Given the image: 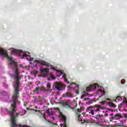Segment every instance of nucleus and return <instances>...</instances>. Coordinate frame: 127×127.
Instances as JSON below:
<instances>
[{"label":"nucleus","instance_id":"c756f323","mask_svg":"<svg viewBox=\"0 0 127 127\" xmlns=\"http://www.w3.org/2000/svg\"><path fill=\"white\" fill-rule=\"evenodd\" d=\"M119 127H124V125H119Z\"/></svg>","mask_w":127,"mask_h":127},{"label":"nucleus","instance_id":"423d86ee","mask_svg":"<svg viewBox=\"0 0 127 127\" xmlns=\"http://www.w3.org/2000/svg\"><path fill=\"white\" fill-rule=\"evenodd\" d=\"M63 97L64 98H73V94H72V93L70 92H67L66 93L63 94Z\"/></svg>","mask_w":127,"mask_h":127},{"label":"nucleus","instance_id":"0eeeda50","mask_svg":"<svg viewBox=\"0 0 127 127\" xmlns=\"http://www.w3.org/2000/svg\"><path fill=\"white\" fill-rule=\"evenodd\" d=\"M42 88V86H41L40 87H38L36 88L35 89L33 90V93H35L36 94H38L40 91L41 92H44V90H42L41 89Z\"/></svg>","mask_w":127,"mask_h":127},{"label":"nucleus","instance_id":"a878e982","mask_svg":"<svg viewBox=\"0 0 127 127\" xmlns=\"http://www.w3.org/2000/svg\"><path fill=\"white\" fill-rule=\"evenodd\" d=\"M98 100H99V98H97V99H96V100L95 98H94V99H93V101H94L95 102H97V101H98Z\"/></svg>","mask_w":127,"mask_h":127},{"label":"nucleus","instance_id":"20e7f679","mask_svg":"<svg viewBox=\"0 0 127 127\" xmlns=\"http://www.w3.org/2000/svg\"><path fill=\"white\" fill-rule=\"evenodd\" d=\"M41 71V75L43 77H47L48 76V71H47V68H43L40 69Z\"/></svg>","mask_w":127,"mask_h":127},{"label":"nucleus","instance_id":"a211bd4d","mask_svg":"<svg viewBox=\"0 0 127 127\" xmlns=\"http://www.w3.org/2000/svg\"><path fill=\"white\" fill-rule=\"evenodd\" d=\"M64 82H66V83H67V84H70V82L69 81H68V79H67L66 78H64Z\"/></svg>","mask_w":127,"mask_h":127},{"label":"nucleus","instance_id":"1a4fd4ad","mask_svg":"<svg viewBox=\"0 0 127 127\" xmlns=\"http://www.w3.org/2000/svg\"><path fill=\"white\" fill-rule=\"evenodd\" d=\"M67 103H70V100H67L66 102H62V104L63 106L65 108H70V105Z\"/></svg>","mask_w":127,"mask_h":127},{"label":"nucleus","instance_id":"6ab92c4d","mask_svg":"<svg viewBox=\"0 0 127 127\" xmlns=\"http://www.w3.org/2000/svg\"><path fill=\"white\" fill-rule=\"evenodd\" d=\"M117 117H120V113H119V114H116L114 116V118H117Z\"/></svg>","mask_w":127,"mask_h":127},{"label":"nucleus","instance_id":"58836bf2","mask_svg":"<svg viewBox=\"0 0 127 127\" xmlns=\"http://www.w3.org/2000/svg\"><path fill=\"white\" fill-rule=\"evenodd\" d=\"M60 76H61V75H59V76H58V77H60Z\"/></svg>","mask_w":127,"mask_h":127},{"label":"nucleus","instance_id":"f8f14e48","mask_svg":"<svg viewBox=\"0 0 127 127\" xmlns=\"http://www.w3.org/2000/svg\"><path fill=\"white\" fill-rule=\"evenodd\" d=\"M84 94L81 96V99H83V98H84V97H85L86 96L87 97H90V94L89 93H86V92H85V91H84Z\"/></svg>","mask_w":127,"mask_h":127},{"label":"nucleus","instance_id":"7c9ffc66","mask_svg":"<svg viewBox=\"0 0 127 127\" xmlns=\"http://www.w3.org/2000/svg\"><path fill=\"white\" fill-rule=\"evenodd\" d=\"M52 68L53 69V70H56L55 67H52Z\"/></svg>","mask_w":127,"mask_h":127},{"label":"nucleus","instance_id":"9d476101","mask_svg":"<svg viewBox=\"0 0 127 127\" xmlns=\"http://www.w3.org/2000/svg\"><path fill=\"white\" fill-rule=\"evenodd\" d=\"M77 112H76V115L77 116V118L79 119V118H80V117H81V114H80V113H81V109H77Z\"/></svg>","mask_w":127,"mask_h":127},{"label":"nucleus","instance_id":"ddd939ff","mask_svg":"<svg viewBox=\"0 0 127 127\" xmlns=\"http://www.w3.org/2000/svg\"><path fill=\"white\" fill-rule=\"evenodd\" d=\"M99 91H100V95H101V96H99V98H101V97H102V96H104L105 94H106V93H105V92L104 91H103V90H99Z\"/></svg>","mask_w":127,"mask_h":127},{"label":"nucleus","instance_id":"7ed1b4c3","mask_svg":"<svg viewBox=\"0 0 127 127\" xmlns=\"http://www.w3.org/2000/svg\"><path fill=\"white\" fill-rule=\"evenodd\" d=\"M59 118L61 120H62V122H63L65 125L67 123V117L66 116L64 115L63 114V113L62 112H60V115H59Z\"/></svg>","mask_w":127,"mask_h":127},{"label":"nucleus","instance_id":"4c0bfd02","mask_svg":"<svg viewBox=\"0 0 127 127\" xmlns=\"http://www.w3.org/2000/svg\"><path fill=\"white\" fill-rule=\"evenodd\" d=\"M126 103L127 104V101H126Z\"/></svg>","mask_w":127,"mask_h":127},{"label":"nucleus","instance_id":"393cba45","mask_svg":"<svg viewBox=\"0 0 127 127\" xmlns=\"http://www.w3.org/2000/svg\"><path fill=\"white\" fill-rule=\"evenodd\" d=\"M120 98H121V96H119L116 98V100H118V101H120Z\"/></svg>","mask_w":127,"mask_h":127},{"label":"nucleus","instance_id":"c9c22d12","mask_svg":"<svg viewBox=\"0 0 127 127\" xmlns=\"http://www.w3.org/2000/svg\"><path fill=\"white\" fill-rule=\"evenodd\" d=\"M52 119H53L54 120H55L54 117H52Z\"/></svg>","mask_w":127,"mask_h":127},{"label":"nucleus","instance_id":"4468645a","mask_svg":"<svg viewBox=\"0 0 127 127\" xmlns=\"http://www.w3.org/2000/svg\"><path fill=\"white\" fill-rule=\"evenodd\" d=\"M109 106L110 107H113V108H116L117 107V105L114 104L113 102H110L109 103Z\"/></svg>","mask_w":127,"mask_h":127},{"label":"nucleus","instance_id":"473e14b6","mask_svg":"<svg viewBox=\"0 0 127 127\" xmlns=\"http://www.w3.org/2000/svg\"><path fill=\"white\" fill-rule=\"evenodd\" d=\"M110 116H114V114L111 113V114H110Z\"/></svg>","mask_w":127,"mask_h":127},{"label":"nucleus","instance_id":"f704fd0d","mask_svg":"<svg viewBox=\"0 0 127 127\" xmlns=\"http://www.w3.org/2000/svg\"><path fill=\"white\" fill-rule=\"evenodd\" d=\"M20 52H21L22 53V52H23L22 51H21Z\"/></svg>","mask_w":127,"mask_h":127},{"label":"nucleus","instance_id":"bb28decb","mask_svg":"<svg viewBox=\"0 0 127 127\" xmlns=\"http://www.w3.org/2000/svg\"><path fill=\"white\" fill-rule=\"evenodd\" d=\"M88 104H93V101H89L88 102Z\"/></svg>","mask_w":127,"mask_h":127},{"label":"nucleus","instance_id":"2eb2a0df","mask_svg":"<svg viewBox=\"0 0 127 127\" xmlns=\"http://www.w3.org/2000/svg\"><path fill=\"white\" fill-rule=\"evenodd\" d=\"M56 89H57L58 91H62L63 90V88L59 87L58 85L56 86Z\"/></svg>","mask_w":127,"mask_h":127},{"label":"nucleus","instance_id":"2f4dec72","mask_svg":"<svg viewBox=\"0 0 127 127\" xmlns=\"http://www.w3.org/2000/svg\"><path fill=\"white\" fill-rule=\"evenodd\" d=\"M125 118H127V114L125 115Z\"/></svg>","mask_w":127,"mask_h":127},{"label":"nucleus","instance_id":"4be33fe9","mask_svg":"<svg viewBox=\"0 0 127 127\" xmlns=\"http://www.w3.org/2000/svg\"><path fill=\"white\" fill-rule=\"evenodd\" d=\"M57 72H59V73H60L61 75L63 74V72L61 70H57Z\"/></svg>","mask_w":127,"mask_h":127},{"label":"nucleus","instance_id":"6e6552de","mask_svg":"<svg viewBox=\"0 0 127 127\" xmlns=\"http://www.w3.org/2000/svg\"><path fill=\"white\" fill-rule=\"evenodd\" d=\"M35 62H37V63H40L41 65H43V66H48V64L47 62L44 61H35Z\"/></svg>","mask_w":127,"mask_h":127},{"label":"nucleus","instance_id":"39448f33","mask_svg":"<svg viewBox=\"0 0 127 127\" xmlns=\"http://www.w3.org/2000/svg\"><path fill=\"white\" fill-rule=\"evenodd\" d=\"M97 88V84H92L90 86L86 87V91L87 92H90L91 91H94Z\"/></svg>","mask_w":127,"mask_h":127},{"label":"nucleus","instance_id":"f257e3e1","mask_svg":"<svg viewBox=\"0 0 127 127\" xmlns=\"http://www.w3.org/2000/svg\"><path fill=\"white\" fill-rule=\"evenodd\" d=\"M103 109V107L95 105L94 106H88L86 109V111L87 112V113H89L92 116H95L96 115L97 112H100L101 110Z\"/></svg>","mask_w":127,"mask_h":127},{"label":"nucleus","instance_id":"aec40b11","mask_svg":"<svg viewBox=\"0 0 127 127\" xmlns=\"http://www.w3.org/2000/svg\"><path fill=\"white\" fill-rule=\"evenodd\" d=\"M66 77H67V75H66V74H64L63 75V78H64V79H66Z\"/></svg>","mask_w":127,"mask_h":127},{"label":"nucleus","instance_id":"f3484780","mask_svg":"<svg viewBox=\"0 0 127 127\" xmlns=\"http://www.w3.org/2000/svg\"><path fill=\"white\" fill-rule=\"evenodd\" d=\"M23 57H25V58H27V59H27V57H28V56L26 54H23Z\"/></svg>","mask_w":127,"mask_h":127},{"label":"nucleus","instance_id":"72a5a7b5","mask_svg":"<svg viewBox=\"0 0 127 127\" xmlns=\"http://www.w3.org/2000/svg\"><path fill=\"white\" fill-rule=\"evenodd\" d=\"M83 122H84V123H86V122H87V120H83Z\"/></svg>","mask_w":127,"mask_h":127},{"label":"nucleus","instance_id":"412c9836","mask_svg":"<svg viewBox=\"0 0 127 127\" xmlns=\"http://www.w3.org/2000/svg\"><path fill=\"white\" fill-rule=\"evenodd\" d=\"M121 84H125V83H126V80H122L121 81Z\"/></svg>","mask_w":127,"mask_h":127},{"label":"nucleus","instance_id":"ea45409f","mask_svg":"<svg viewBox=\"0 0 127 127\" xmlns=\"http://www.w3.org/2000/svg\"><path fill=\"white\" fill-rule=\"evenodd\" d=\"M75 107H77V104H76Z\"/></svg>","mask_w":127,"mask_h":127},{"label":"nucleus","instance_id":"dca6fc26","mask_svg":"<svg viewBox=\"0 0 127 127\" xmlns=\"http://www.w3.org/2000/svg\"><path fill=\"white\" fill-rule=\"evenodd\" d=\"M11 53H13V54H15V53H16V51L15 50H12L11 51Z\"/></svg>","mask_w":127,"mask_h":127},{"label":"nucleus","instance_id":"e433bc0d","mask_svg":"<svg viewBox=\"0 0 127 127\" xmlns=\"http://www.w3.org/2000/svg\"><path fill=\"white\" fill-rule=\"evenodd\" d=\"M64 88H65V87H66V85H64Z\"/></svg>","mask_w":127,"mask_h":127},{"label":"nucleus","instance_id":"cd10ccee","mask_svg":"<svg viewBox=\"0 0 127 127\" xmlns=\"http://www.w3.org/2000/svg\"><path fill=\"white\" fill-rule=\"evenodd\" d=\"M75 84H76L75 82H72V83H70V86H72V85H74Z\"/></svg>","mask_w":127,"mask_h":127},{"label":"nucleus","instance_id":"9b49d317","mask_svg":"<svg viewBox=\"0 0 127 127\" xmlns=\"http://www.w3.org/2000/svg\"><path fill=\"white\" fill-rule=\"evenodd\" d=\"M75 92L76 95H79V85H76Z\"/></svg>","mask_w":127,"mask_h":127},{"label":"nucleus","instance_id":"c85d7f7f","mask_svg":"<svg viewBox=\"0 0 127 127\" xmlns=\"http://www.w3.org/2000/svg\"><path fill=\"white\" fill-rule=\"evenodd\" d=\"M86 100H89V98H85L84 99V101H86Z\"/></svg>","mask_w":127,"mask_h":127},{"label":"nucleus","instance_id":"b1692460","mask_svg":"<svg viewBox=\"0 0 127 127\" xmlns=\"http://www.w3.org/2000/svg\"><path fill=\"white\" fill-rule=\"evenodd\" d=\"M49 123H50L51 124H52L53 125H54V126H56L57 124L56 123H53L52 122H51L50 121H48Z\"/></svg>","mask_w":127,"mask_h":127},{"label":"nucleus","instance_id":"f03ea898","mask_svg":"<svg viewBox=\"0 0 127 127\" xmlns=\"http://www.w3.org/2000/svg\"><path fill=\"white\" fill-rule=\"evenodd\" d=\"M47 87L48 89H45V87L42 86L41 90L44 91V92H49V93H51V92H52V89H51V84L50 83H48Z\"/></svg>","mask_w":127,"mask_h":127},{"label":"nucleus","instance_id":"5701e85b","mask_svg":"<svg viewBox=\"0 0 127 127\" xmlns=\"http://www.w3.org/2000/svg\"><path fill=\"white\" fill-rule=\"evenodd\" d=\"M51 78H52V79H53V80L55 79V78H54V76L53 75H51Z\"/></svg>","mask_w":127,"mask_h":127}]
</instances>
